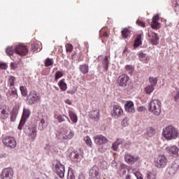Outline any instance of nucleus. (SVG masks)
Instances as JSON below:
<instances>
[{
    "label": "nucleus",
    "instance_id": "nucleus-1",
    "mask_svg": "<svg viewBox=\"0 0 179 179\" xmlns=\"http://www.w3.org/2000/svg\"><path fill=\"white\" fill-rule=\"evenodd\" d=\"M162 135L167 141L176 139L179 135L178 129L173 125L166 126L162 130Z\"/></svg>",
    "mask_w": 179,
    "mask_h": 179
},
{
    "label": "nucleus",
    "instance_id": "nucleus-2",
    "mask_svg": "<svg viewBox=\"0 0 179 179\" xmlns=\"http://www.w3.org/2000/svg\"><path fill=\"white\" fill-rule=\"evenodd\" d=\"M6 52L8 55H13V52H16L18 55H27L29 52V49L24 45L20 44L15 46L8 47L6 50Z\"/></svg>",
    "mask_w": 179,
    "mask_h": 179
},
{
    "label": "nucleus",
    "instance_id": "nucleus-3",
    "mask_svg": "<svg viewBox=\"0 0 179 179\" xmlns=\"http://www.w3.org/2000/svg\"><path fill=\"white\" fill-rule=\"evenodd\" d=\"M149 110L155 115H160V113H162V102L159 99L152 100L150 102Z\"/></svg>",
    "mask_w": 179,
    "mask_h": 179
},
{
    "label": "nucleus",
    "instance_id": "nucleus-4",
    "mask_svg": "<svg viewBox=\"0 0 179 179\" xmlns=\"http://www.w3.org/2000/svg\"><path fill=\"white\" fill-rule=\"evenodd\" d=\"M53 167L59 178L65 177V165L61 163L59 160L53 161Z\"/></svg>",
    "mask_w": 179,
    "mask_h": 179
},
{
    "label": "nucleus",
    "instance_id": "nucleus-5",
    "mask_svg": "<svg viewBox=\"0 0 179 179\" xmlns=\"http://www.w3.org/2000/svg\"><path fill=\"white\" fill-rule=\"evenodd\" d=\"M41 99V96L40 94L37 93L36 91H32L29 92V95L27 97V104L29 106H33L36 103H38Z\"/></svg>",
    "mask_w": 179,
    "mask_h": 179
},
{
    "label": "nucleus",
    "instance_id": "nucleus-6",
    "mask_svg": "<svg viewBox=\"0 0 179 179\" xmlns=\"http://www.w3.org/2000/svg\"><path fill=\"white\" fill-rule=\"evenodd\" d=\"M89 179H101V172L98 166H93L89 171Z\"/></svg>",
    "mask_w": 179,
    "mask_h": 179
},
{
    "label": "nucleus",
    "instance_id": "nucleus-7",
    "mask_svg": "<svg viewBox=\"0 0 179 179\" xmlns=\"http://www.w3.org/2000/svg\"><path fill=\"white\" fill-rule=\"evenodd\" d=\"M179 169V160L176 159L172 162L171 166L166 170V174L169 176V177H173L178 171Z\"/></svg>",
    "mask_w": 179,
    "mask_h": 179
},
{
    "label": "nucleus",
    "instance_id": "nucleus-8",
    "mask_svg": "<svg viewBox=\"0 0 179 179\" xmlns=\"http://www.w3.org/2000/svg\"><path fill=\"white\" fill-rule=\"evenodd\" d=\"M167 158L164 155H159L155 159V166L159 169H164L167 166Z\"/></svg>",
    "mask_w": 179,
    "mask_h": 179
},
{
    "label": "nucleus",
    "instance_id": "nucleus-9",
    "mask_svg": "<svg viewBox=\"0 0 179 179\" xmlns=\"http://www.w3.org/2000/svg\"><path fill=\"white\" fill-rule=\"evenodd\" d=\"M3 143L5 146L10 148L11 149H14V148H16V145H17L15 138L10 136H6L3 138Z\"/></svg>",
    "mask_w": 179,
    "mask_h": 179
},
{
    "label": "nucleus",
    "instance_id": "nucleus-10",
    "mask_svg": "<svg viewBox=\"0 0 179 179\" xmlns=\"http://www.w3.org/2000/svg\"><path fill=\"white\" fill-rule=\"evenodd\" d=\"M13 169L8 167L3 169L0 173L1 179H12L13 178Z\"/></svg>",
    "mask_w": 179,
    "mask_h": 179
},
{
    "label": "nucleus",
    "instance_id": "nucleus-11",
    "mask_svg": "<svg viewBox=\"0 0 179 179\" xmlns=\"http://www.w3.org/2000/svg\"><path fill=\"white\" fill-rule=\"evenodd\" d=\"M124 114L122 108L118 105L113 106V110L111 111V115L113 118H120L121 115Z\"/></svg>",
    "mask_w": 179,
    "mask_h": 179
},
{
    "label": "nucleus",
    "instance_id": "nucleus-12",
    "mask_svg": "<svg viewBox=\"0 0 179 179\" xmlns=\"http://www.w3.org/2000/svg\"><path fill=\"white\" fill-rule=\"evenodd\" d=\"M129 80V77L128 75L122 74L117 78V83L119 85V86H121V87H127V84L128 83Z\"/></svg>",
    "mask_w": 179,
    "mask_h": 179
},
{
    "label": "nucleus",
    "instance_id": "nucleus-13",
    "mask_svg": "<svg viewBox=\"0 0 179 179\" xmlns=\"http://www.w3.org/2000/svg\"><path fill=\"white\" fill-rule=\"evenodd\" d=\"M6 96L8 99H9L10 100H13V101L15 99H17V97H19V94H17V90L16 89V87H10L8 91L6 92Z\"/></svg>",
    "mask_w": 179,
    "mask_h": 179
},
{
    "label": "nucleus",
    "instance_id": "nucleus-14",
    "mask_svg": "<svg viewBox=\"0 0 179 179\" xmlns=\"http://www.w3.org/2000/svg\"><path fill=\"white\" fill-rule=\"evenodd\" d=\"M124 160L127 164H135L139 160V157L127 153L124 155Z\"/></svg>",
    "mask_w": 179,
    "mask_h": 179
},
{
    "label": "nucleus",
    "instance_id": "nucleus-15",
    "mask_svg": "<svg viewBox=\"0 0 179 179\" xmlns=\"http://www.w3.org/2000/svg\"><path fill=\"white\" fill-rule=\"evenodd\" d=\"M148 40L152 43L153 45H157L159 44V40L160 38L157 36V34L150 31H148Z\"/></svg>",
    "mask_w": 179,
    "mask_h": 179
},
{
    "label": "nucleus",
    "instance_id": "nucleus-16",
    "mask_svg": "<svg viewBox=\"0 0 179 179\" xmlns=\"http://www.w3.org/2000/svg\"><path fill=\"white\" fill-rule=\"evenodd\" d=\"M167 153L173 156V157H178L179 148L176 145H171L166 148Z\"/></svg>",
    "mask_w": 179,
    "mask_h": 179
},
{
    "label": "nucleus",
    "instance_id": "nucleus-17",
    "mask_svg": "<svg viewBox=\"0 0 179 179\" xmlns=\"http://www.w3.org/2000/svg\"><path fill=\"white\" fill-rule=\"evenodd\" d=\"M89 117L93 121H99L100 120V110L96 109L94 110H91L89 113Z\"/></svg>",
    "mask_w": 179,
    "mask_h": 179
},
{
    "label": "nucleus",
    "instance_id": "nucleus-18",
    "mask_svg": "<svg viewBox=\"0 0 179 179\" xmlns=\"http://www.w3.org/2000/svg\"><path fill=\"white\" fill-rule=\"evenodd\" d=\"M94 141L96 145H103L104 143H108V140L106 136L99 134L94 137Z\"/></svg>",
    "mask_w": 179,
    "mask_h": 179
},
{
    "label": "nucleus",
    "instance_id": "nucleus-19",
    "mask_svg": "<svg viewBox=\"0 0 179 179\" xmlns=\"http://www.w3.org/2000/svg\"><path fill=\"white\" fill-rule=\"evenodd\" d=\"M25 134L27 135V136H31L33 139L37 136V131H36V127H29L27 129H24Z\"/></svg>",
    "mask_w": 179,
    "mask_h": 179
},
{
    "label": "nucleus",
    "instance_id": "nucleus-20",
    "mask_svg": "<svg viewBox=\"0 0 179 179\" xmlns=\"http://www.w3.org/2000/svg\"><path fill=\"white\" fill-rule=\"evenodd\" d=\"M30 114H31V112H30V109L24 108H23V112H22V122L24 123L30 118Z\"/></svg>",
    "mask_w": 179,
    "mask_h": 179
},
{
    "label": "nucleus",
    "instance_id": "nucleus-21",
    "mask_svg": "<svg viewBox=\"0 0 179 179\" xmlns=\"http://www.w3.org/2000/svg\"><path fill=\"white\" fill-rule=\"evenodd\" d=\"M124 109L127 113H135V108L134 107V102L132 101H128L124 104Z\"/></svg>",
    "mask_w": 179,
    "mask_h": 179
},
{
    "label": "nucleus",
    "instance_id": "nucleus-22",
    "mask_svg": "<svg viewBox=\"0 0 179 179\" xmlns=\"http://www.w3.org/2000/svg\"><path fill=\"white\" fill-rule=\"evenodd\" d=\"M159 19V14H157L152 17V22H151V27L152 29H159L160 27L159 23L157 22Z\"/></svg>",
    "mask_w": 179,
    "mask_h": 179
},
{
    "label": "nucleus",
    "instance_id": "nucleus-23",
    "mask_svg": "<svg viewBox=\"0 0 179 179\" xmlns=\"http://www.w3.org/2000/svg\"><path fill=\"white\" fill-rule=\"evenodd\" d=\"M120 145H125V143H124V140L119 138L116 141H115L113 143L112 150H114V152H117V150H118V146H120Z\"/></svg>",
    "mask_w": 179,
    "mask_h": 179
},
{
    "label": "nucleus",
    "instance_id": "nucleus-24",
    "mask_svg": "<svg viewBox=\"0 0 179 179\" xmlns=\"http://www.w3.org/2000/svg\"><path fill=\"white\" fill-rule=\"evenodd\" d=\"M70 159L72 160V162H76L78 163L82 159V155H79V154L76 152H72L70 154Z\"/></svg>",
    "mask_w": 179,
    "mask_h": 179
},
{
    "label": "nucleus",
    "instance_id": "nucleus-25",
    "mask_svg": "<svg viewBox=\"0 0 179 179\" xmlns=\"http://www.w3.org/2000/svg\"><path fill=\"white\" fill-rule=\"evenodd\" d=\"M75 136V134L72 130H70L69 131H64V134H62V139L64 141L66 139H72L73 136Z\"/></svg>",
    "mask_w": 179,
    "mask_h": 179
},
{
    "label": "nucleus",
    "instance_id": "nucleus-26",
    "mask_svg": "<svg viewBox=\"0 0 179 179\" xmlns=\"http://www.w3.org/2000/svg\"><path fill=\"white\" fill-rule=\"evenodd\" d=\"M139 45H142V34H138L136 38L134 41V47L138 48Z\"/></svg>",
    "mask_w": 179,
    "mask_h": 179
},
{
    "label": "nucleus",
    "instance_id": "nucleus-27",
    "mask_svg": "<svg viewBox=\"0 0 179 179\" xmlns=\"http://www.w3.org/2000/svg\"><path fill=\"white\" fill-rule=\"evenodd\" d=\"M138 55L141 62H143L144 64H148V62H149V57L146 56V54L140 52Z\"/></svg>",
    "mask_w": 179,
    "mask_h": 179
},
{
    "label": "nucleus",
    "instance_id": "nucleus-28",
    "mask_svg": "<svg viewBox=\"0 0 179 179\" xmlns=\"http://www.w3.org/2000/svg\"><path fill=\"white\" fill-rule=\"evenodd\" d=\"M41 45H40L39 43H32L31 45V51H33V52H38V51H41Z\"/></svg>",
    "mask_w": 179,
    "mask_h": 179
},
{
    "label": "nucleus",
    "instance_id": "nucleus-29",
    "mask_svg": "<svg viewBox=\"0 0 179 179\" xmlns=\"http://www.w3.org/2000/svg\"><path fill=\"white\" fill-rule=\"evenodd\" d=\"M79 69L82 73H87L89 72V65L84 64L80 66Z\"/></svg>",
    "mask_w": 179,
    "mask_h": 179
},
{
    "label": "nucleus",
    "instance_id": "nucleus-30",
    "mask_svg": "<svg viewBox=\"0 0 179 179\" xmlns=\"http://www.w3.org/2000/svg\"><path fill=\"white\" fill-rule=\"evenodd\" d=\"M118 173L120 176H124L127 173V165L121 164L119 167Z\"/></svg>",
    "mask_w": 179,
    "mask_h": 179
},
{
    "label": "nucleus",
    "instance_id": "nucleus-31",
    "mask_svg": "<svg viewBox=\"0 0 179 179\" xmlns=\"http://www.w3.org/2000/svg\"><path fill=\"white\" fill-rule=\"evenodd\" d=\"M0 118L1 120H6V118H9V113H8L6 110L2 109L0 113Z\"/></svg>",
    "mask_w": 179,
    "mask_h": 179
},
{
    "label": "nucleus",
    "instance_id": "nucleus-32",
    "mask_svg": "<svg viewBox=\"0 0 179 179\" xmlns=\"http://www.w3.org/2000/svg\"><path fill=\"white\" fill-rule=\"evenodd\" d=\"M69 115L71 121H73V122H74V123L78 122V115H76L75 113H73L72 111H69Z\"/></svg>",
    "mask_w": 179,
    "mask_h": 179
},
{
    "label": "nucleus",
    "instance_id": "nucleus-33",
    "mask_svg": "<svg viewBox=\"0 0 179 179\" xmlns=\"http://www.w3.org/2000/svg\"><path fill=\"white\" fill-rule=\"evenodd\" d=\"M65 118H66L69 121V122H71V120H69V117H68L66 115H57V120L59 122H64L65 121Z\"/></svg>",
    "mask_w": 179,
    "mask_h": 179
},
{
    "label": "nucleus",
    "instance_id": "nucleus-34",
    "mask_svg": "<svg viewBox=\"0 0 179 179\" xmlns=\"http://www.w3.org/2000/svg\"><path fill=\"white\" fill-rule=\"evenodd\" d=\"M35 179H48V177L45 173H43L41 172H38L35 174Z\"/></svg>",
    "mask_w": 179,
    "mask_h": 179
},
{
    "label": "nucleus",
    "instance_id": "nucleus-35",
    "mask_svg": "<svg viewBox=\"0 0 179 179\" xmlns=\"http://www.w3.org/2000/svg\"><path fill=\"white\" fill-rule=\"evenodd\" d=\"M59 86L61 90H62V92H66L67 86H66V83H65V81H64V80H61L59 82Z\"/></svg>",
    "mask_w": 179,
    "mask_h": 179
},
{
    "label": "nucleus",
    "instance_id": "nucleus-36",
    "mask_svg": "<svg viewBox=\"0 0 179 179\" xmlns=\"http://www.w3.org/2000/svg\"><path fill=\"white\" fill-rule=\"evenodd\" d=\"M16 81V78L13 76H10L8 78V85L10 87H15V82Z\"/></svg>",
    "mask_w": 179,
    "mask_h": 179
},
{
    "label": "nucleus",
    "instance_id": "nucleus-37",
    "mask_svg": "<svg viewBox=\"0 0 179 179\" xmlns=\"http://www.w3.org/2000/svg\"><path fill=\"white\" fill-rule=\"evenodd\" d=\"M145 92L147 94H150L153 93V92H155V87H153L152 85H148L145 88Z\"/></svg>",
    "mask_w": 179,
    "mask_h": 179
},
{
    "label": "nucleus",
    "instance_id": "nucleus-38",
    "mask_svg": "<svg viewBox=\"0 0 179 179\" xmlns=\"http://www.w3.org/2000/svg\"><path fill=\"white\" fill-rule=\"evenodd\" d=\"M150 86L155 87L157 85V78L156 77H150L149 78Z\"/></svg>",
    "mask_w": 179,
    "mask_h": 179
},
{
    "label": "nucleus",
    "instance_id": "nucleus-39",
    "mask_svg": "<svg viewBox=\"0 0 179 179\" xmlns=\"http://www.w3.org/2000/svg\"><path fill=\"white\" fill-rule=\"evenodd\" d=\"M20 90L23 97H27V88L25 86H20Z\"/></svg>",
    "mask_w": 179,
    "mask_h": 179
},
{
    "label": "nucleus",
    "instance_id": "nucleus-40",
    "mask_svg": "<svg viewBox=\"0 0 179 179\" xmlns=\"http://www.w3.org/2000/svg\"><path fill=\"white\" fill-rule=\"evenodd\" d=\"M122 34L124 38H127L129 36V34H131V31H129V29L127 28H124L123 30H122Z\"/></svg>",
    "mask_w": 179,
    "mask_h": 179
},
{
    "label": "nucleus",
    "instance_id": "nucleus-41",
    "mask_svg": "<svg viewBox=\"0 0 179 179\" xmlns=\"http://www.w3.org/2000/svg\"><path fill=\"white\" fill-rule=\"evenodd\" d=\"M54 64V60L48 57L45 61V66L48 67Z\"/></svg>",
    "mask_w": 179,
    "mask_h": 179
},
{
    "label": "nucleus",
    "instance_id": "nucleus-42",
    "mask_svg": "<svg viewBox=\"0 0 179 179\" xmlns=\"http://www.w3.org/2000/svg\"><path fill=\"white\" fill-rule=\"evenodd\" d=\"M67 179H75V175H73V169L69 168Z\"/></svg>",
    "mask_w": 179,
    "mask_h": 179
},
{
    "label": "nucleus",
    "instance_id": "nucleus-43",
    "mask_svg": "<svg viewBox=\"0 0 179 179\" xmlns=\"http://www.w3.org/2000/svg\"><path fill=\"white\" fill-rule=\"evenodd\" d=\"M84 141H85L86 145H87V146H90V148H92V145H93V143L92 142V138H90V137L85 136L84 138Z\"/></svg>",
    "mask_w": 179,
    "mask_h": 179
},
{
    "label": "nucleus",
    "instance_id": "nucleus-44",
    "mask_svg": "<svg viewBox=\"0 0 179 179\" xmlns=\"http://www.w3.org/2000/svg\"><path fill=\"white\" fill-rule=\"evenodd\" d=\"M110 62H108V56H106L105 59L103 61V65H104V69L107 71V69H108V65Z\"/></svg>",
    "mask_w": 179,
    "mask_h": 179
},
{
    "label": "nucleus",
    "instance_id": "nucleus-45",
    "mask_svg": "<svg viewBox=\"0 0 179 179\" xmlns=\"http://www.w3.org/2000/svg\"><path fill=\"white\" fill-rule=\"evenodd\" d=\"M147 135H148V136H153L155 135V129L153 127L148 128Z\"/></svg>",
    "mask_w": 179,
    "mask_h": 179
},
{
    "label": "nucleus",
    "instance_id": "nucleus-46",
    "mask_svg": "<svg viewBox=\"0 0 179 179\" xmlns=\"http://www.w3.org/2000/svg\"><path fill=\"white\" fill-rule=\"evenodd\" d=\"M62 76H64V73H62V71H57L55 74V80L59 79V78H62Z\"/></svg>",
    "mask_w": 179,
    "mask_h": 179
},
{
    "label": "nucleus",
    "instance_id": "nucleus-47",
    "mask_svg": "<svg viewBox=\"0 0 179 179\" xmlns=\"http://www.w3.org/2000/svg\"><path fill=\"white\" fill-rule=\"evenodd\" d=\"M146 177L147 179H156V173L154 172H148Z\"/></svg>",
    "mask_w": 179,
    "mask_h": 179
},
{
    "label": "nucleus",
    "instance_id": "nucleus-48",
    "mask_svg": "<svg viewBox=\"0 0 179 179\" xmlns=\"http://www.w3.org/2000/svg\"><path fill=\"white\" fill-rule=\"evenodd\" d=\"M122 127H128V125H129V119L128 117H124L122 120Z\"/></svg>",
    "mask_w": 179,
    "mask_h": 179
},
{
    "label": "nucleus",
    "instance_id": "nucleus-49",
    "mask_svg": "<svg viewBox=\"0 0 179 179\" xmlns=\"http://www.w3.org/2000/svg\"><path fill=\"white\" fill-rule=\"evenodd\" d=\"M125 69L129 73H132L134 72V66L132 65H127Z\"/></svg>",
    "mask_w": 179,
    "mask_h": 179
},
{
    "label": "nucleus",
    "instance_id": "nucleus-50",
    "mask_svg": "<svg viewBox=\"0 0 179 179\" xmlns=\"http://www.w3.org/2000/svg\"><path fill=\"white\" fill-rule=\"evenodd\" d=\"M72 50H73V46H72L71 44L68 43L66 45V50L67 52H71Z\"/></svg>",
    "mask_w": 179,
    "mask_h": 179
},
{
    "label": "nucleus",
    "instance_id": "nucleus-51",
    "mask_svg": "<svg viewBox=\"0 0 179 179\" xmlns=\"http://www.w3.org/2000/svg\"><path fill=\"white\" fill-rule=\"evenodd\" d=\"M16 117H17V115L16 113H11V115H10V121L11 122H15L16 121Z\"/></svg>",
    "mask_w": 179,
    "mask_h": 179
},
{
    "label": "nucleus",
    "instance_id": "nucleus-52",
    "mask_svg": "<svg viewBox=\"0 0 179 179\" xmlns=\"http://www.w3.org/2000/svg\"><path fill=\"white\" fill-rule=\"evenodd\" d=\"M57 152V147L54 145H50V150L49 153H55Z\"/></svg>",
    "mask_w": 179,
    "mask_h": 179
},
{
    "label": "nucleus",
    "instance_id": "nucleus-53",
    "mask_svg": "<svg viewBox=\"0 0 179 179\" xmlns=\"http://www.w3.org/2000/svg\"><path fill=\"white\" fill-rule=\"evenodd\" d=\"M44 124H45V121L44 120H42L41 122L39 123V129H43L44 128Z\"/></svg>",
    "mask_w": 179,
    "mask_h": 179
},
{
    "label": "nucleus",
    "instance_id": "nucleus-54",
    "mask_svg": "<svg viewBox=\"0 0 179 179\" xmlns=\"http://www.w3.org/2000/svg\"><path fill=\"white\" fill-rule=\"evenodd\" d=\"M136 24H138V26H141V27H145V22L138 20L136 21Z\"/></svg>",
    "mask_w": 179,
    "mask_h": 179
},
{
    "label": "nucleus",
    "instance_id": "nucleus-55",
    "mask_svg": "<svg viewBox=\"0 0 179 179\" xmlns=\"http://www.w3.org/2000/svg\"><path fill=\"white\" fill-rule=\"evenodd\" d=\"M8 65H6L5 63H0V69H7Z\"/></svg>",
    "mask_w": 179,
    "mask_h": 179
},
{
    "label": "nucleus",
    "instance_id": "nucleus-56",
    "mask_svg": "<svg viewBox=\"0 0 179 179\" xmlns=\"http://www.w3.org/2000/svg\"><path fill=\"white\" fill-rule=\"evenodd\" d=\"M10 68H11V69H17V64L16 63L12 62L10 64Z\"/></svg>",
    "mask_w": 179,
    "mask_h": 179
},
{
    "label": "nucleus",
    "instance_id": "nucleus-57",
    "mask_svg": "<svg viewBox=\"0 0 179 179\" xmlns=\"http://www.w3.org/2000/svg\"><path fill=\"white\" fill-rule=\"evenodd\" d=\"M50 148H51V145L47 144V145L45 146V148H44V150H45L46 152H48V153H50Z\"/></svg>",
    "mask_w": 179,
    "mask_h": 179
},
{
    "label": "nucleus",
    "instance_id": "nucleus-58",
    "mask_svg": "<svg viewBox=\"0 0 179 179\" xmlns=\"http://www.w3.org/2000/svg\"><path fill=\"white\" fill-rule=\"evenodd\" d=\"M24 124H26V122H24V123L22 122V119H21V120H20V124H19L17 128H18L19 129H22V127H23V125H24Z\"/></svg>",
    "mask_w": 179,
    "mask_h": 179
},
{
    "label": "nucleus",
    "instance_id": "nucleus-59",
    "mask_svg": "<svg viewBox=\"0 0 179 179\" xmlns=\"http://www.w3.org/2000/svg\"><path fill=\"white\" fill-rule=\"evenodd\" d=\"M111 166H112V167L116 168L118 165L117 164V162L113 160V161H112Z\"/></svg>",
    "mask_w": 179,
    "mask_h": 179
},
{
    "label": "nucleus",
    "instance_id": "nucleus-60",
    "mask_svg": "<svg viewBox=\"0 0 179 179\" xmlns=\"http://www.w3.org/2000/svg\"><path fill=\"white\" fill-rule=\"evenodd\" d=\"M78 179H86V177L85 176V174L80 173L78 176Z\"/></svg>",
    "mask_w": 179,
    "mask_h": 179
},
{
    "label": "nucleus",
    "instance_id": "nucleus-61",
    "mask_svg": "<svg viewBox=\"0 0 179 179\" xmlns=\"http://www.w3.org/2000/svg\"><path fill=\"white\" fill-rule=\"evenodd\" d=\"M138 111L142 113V111H145L146 110V108L144 106H140V107H138Z\"/></svg>",
    "mask_w": 179,
    "mask_h": 179
},
{
    "label": "nucleus",
    "instance_id": "nucleus-62",
    "mask_svg": "<svg viewBox=\"0 0 179 179\" xmlns=\"http://www.w3.org/2000/svg\"><path fill=\"white\" fill-rule=\"evenodd\" d=\"M175 101L177 103L179 102V92H178V94L175 96Z\"/></svg>",
    "mask_w": 179,
    "mask_h": 179
},
{
    "label": "nucleus",
    "instance_id": "nucleus-63",
    "mask_svg": "<svg viewBox=\"0 0 179 179\" xmlns=\"http://www.w3.org/2000/svg\"><path fill=\"white\" fill-rule=\"evenodd\" d=\"M136 177L137 179H143V177H142V175L141 174L136 175Z\"/></svg>",
    "mask_w": 179,
    "mask_h": 179
},
{
    "label": "nucleus",
    "instance_id": "nucleus-64",
    "mask_svg": "<svg viewBox=\"0 0 179 179\" xmlns=\"http://www.w3.org/2000/svg\"><path fill=\"white\" fill-rule=\"evenodd\" d=\"M5 157H6V153L0 155V159H3Z\"/></svg>",
    "mask_w": 179,
    "mask_h": 179
}]
</instances>
